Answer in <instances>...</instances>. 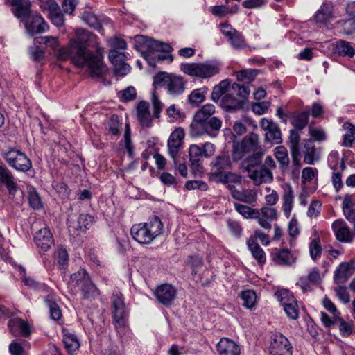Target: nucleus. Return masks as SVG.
<instances>
[{"instance_id":"f257e3e1","label":"nucleus","mask_w":355,"mask_h":355,"mask_svg":"<svg viewBox=\"0 0 355 355\" xmlns=\"http://www.w3.org/2000/svg\"><path fill=\"white\" fill-rule=\"evenodd\" d=\"M104 49L99 46L98 37L85 29H77L76 37L68 48V58L78 67H87L92 78L103 76Z\"/></svg>"},{"instance_id":"f03ea898","label":"nucleus","mask_w":355,"mask_h":355,"mask_svg":"<svg viewBox=\"0 0 355 355\" xmlns=\"http://www.w3.org/2000/svg\"><path fill=\"white\" fill-rule=\"evenodd\" d=\"M164 226L160 218L154 216L148 222L132 225L130 233L139 243L149 244L163 232Z\"/></svg>"},{"instance_id":"7ed1b4c3","label":"nucleus","mask_w":355,"mask_h":355,"mask_svg":"<svg viewBox=\"0 0 355 355\" xmlns=\"http://www.w3.org/2000/svg\"><path fill=\"white\" fill-rule=\"evenodd\" d=\"M261 150L259 135L250 132L242 139L234 141L231 154L234 162L242 159L247 154L255 153Z\"/></svg>"},{"instance_id":"20e7f679","label":"nucleus","mask_w":355,"mask_h":355,"mask_svg":"<svg viewBox=\"0 0 355 355\" xmlns=\"http://www.w3.org/2000/svg\"><path fill=\"white\" fill-rule=\"evenodd\" d=\"M181 70L187 75L201 78H209L220 72V67L216 62H193L182 64Z\"/></svg>"},{"instance_id":"39448f33","label":"nucleus","mask_w":355,"mask_h":355,"mask_svg":"<svg viewBox=\"0 0 355 355\" xmlns=\"http://www.w3.org/2000/svg\"><path fill=\"white\" fill-rule=\"evenodd\" d=\"M221 126L222 121L218 117L213 116L209 121H198L194 116L190 125V135L192 137L208 135L211 137H215L218 135Z\"/></svg>"},{"instance_id":"423d86ee","label":"nucleus","mask_w":355,"mask_h":355,"mask_svg":"<svg viewBox=\"0 0 355 355\" xmlns=\"http://www.w3.org/2000/svg\"><path fill=\"white\" fill-rule=\"evenodd\" d=\"M153 84L155 85L162 84L166 85L168 92L171 95L179 96L184 92L186 82L181 76L159 73L155 76Z\"/></svg>"},{"instance_id":"0eeeda50","label":"nucleus","mask_w":355,"mask_h":355,"mask_svg":"<svg viewBox=\"0 0 355 355\" xmlns=\"http://www.w3.org/2000/svg\"><path fill=\"white\" fill-rule=\"evenodd\" d=\"M17 18L24 23L27 33L31 36L45 33L49 30V26L43 17L37 13L31 12L30 8L26 16Z\"/></svg>"},{"instance_id":"6e6552de","label":"nucleus","mask_w":355,"mask_h":355,"mask_svg":"<svg viewBox=\"0 0 355 355\" xmlns=\"http://www.w3.org/2000/svg\"><path fill=\"white\" fill-rule=\"evenodd\" d=\"M270 355H293V347L288 339L281 333H274L270 337Z\"/></svg>"},{"instance_id":"1a4fd4ad","label":"nucleus","mask_w":355,"mask_h":355,"mask_svg":"<svg viewBox=\"0 0 355 355\" xmlns=\"http://www.w3.org/2000/svg\"><path fill=\"white\" fill-rule=\"evenodd\" d=\"M110 303L112 319L116 322V327L118 328L124 324V318L127 313L122 293L118 291H114L111 297Z\"/></svg>"},{"instance_id":"9d476101","label":"nucleus","mask_w":355,"mask_h":355,"mask_svg":"<svg viewBox=\"0 0 355 355\" xmlns=\"http://www.w3.org/2000/svg\"><path fill=\"white\" fill-rule=\"evenodd\" d=\"M4 158L8 164L19 171H28L32 164L25 153L20 150L11 149L4 153Z\"/></svg>"},{"instance_id":"9b49d317","label":"nucleus","mask_w":355,"mask_h":355,"mask_svg":"<svg viewBox=\"0 0 355 355\" xmlns=\"http://www.w3.org/2000/svg\"><path fill=\"white\" fill-rule=\"evenodd\" d=\"M184 137V130L182 128H177L171 134L168 140V152L175 166H178L180 150L182 148Z\"/></svg>"},{"instance_id":"f8f14e48","label":"nucleus","mask_w":355,"mask_h":355,"mask_svg":"<svg viewBox=\"0 0 355 355\" xmlns=\"http://www.w3.org/2000/svg\"><path fill=\"white\" fill-rule=\"evenodd\" d=\"M232 157H230L228 150H223L217 155L211 162L212 172L211 176L216 178L225 170L232 167Z\"/></svg>"},{"instance_id":"ddd939ff","label":"nucleus","mask_w":355,"mask_h":355,"mask_svg":"<svg viewBox=\"0 0 355 355\" xmlns=\"http://www.w3.org/2000/svg\"><path fill=\"white\" fill-rule=\"evenodd\" d=\"M153 293L160 304L169 306L176 297L177 290L170 284H163L156 287Z\"/></svg>"},{"instance_id":"4468645a","label":"nucleus","mask_w":355,"mask_h":355,"mask_svg":"<svg viewBox=\"0 0 355 355\" xmlns=\"http://www.w3.org/2000/svg\"><path fill=\"white\" fill-rule=\"evenodd\" d=\"M260 127L266 132V141L272 144H279L282 143V134L277 124L271 120L263 118L260 122Z\"/></svg>"},{"instance_id":"2eb2a0df","label":"nucleus","mask_w":355,"mask_h":355,"mask_svg":"<svg viewBox=\"0 0 355 355\" xmlns=\"http://www.w3.org/2000/svg\"><path fill=\"white\" fill-rule=\"evenodd\" d=\"M109 59L114 65V73L117 76H124L130 71V67L125 63L127 56L124 51L115 52L109 51Z\"/></svg>"},{"instance_id":"dca6fc26","label":"nucleus","mask_w":355,"mask_h":355,"mask_svg":"<svg viewBox=\"0 0 355 355\" xmlns=\"http://www.w3.org/2000/svg\"><path fill=\"white\" fill-rule=\"evenodd\" d=\"M135 40L137 43L142 44L144 46H146L149 50V51L144 53L146 59H147V57L150 55V51L164 53H169L172 51V47L168 44L160 42L144 35L135 36Z\"/></svg>"},{"instance_id":"f3484780","label":"nucleus","mask_w":355,"mask_h":355,"mask_svg":"<svg viewBox=\"0 0 355 355\" xmlns=\"http://www.w3.org/2000/svg\"><path fill=\"white\" fill-rule=\"evenodd\" d=\"M271 258L276 265L291 266L295 263L297 257L287 248H275L271 252Z\"/></svg>"},{"instance_id":"a211bd4d","label":"nucleus","mask_w":355,"mask_h":355,"mask_svg":"<svg viewBox=\"0 0 355 355\" xmlns=\"http://www.w3.org/2000/svg\"><path fill=\"white\" fill-rule=\"evenodd\" d=\"M221 31L227 37L232 46L234 49H243L247 44L242 34L233 28L230 24H222Z\"/></svg>"},{"instance_id":"6ab92c4d","label":"nucleus","mask_w":355,"mask_h":355,"mask_svg":"<svg viewBox=\"0 0 355 355\" xmlns=\"http://www.w3.org/2000/svg\"><path fill=\"white\" fill-rule=\"evenodd\" d=\"M281 304L284 307L288 317L296 320L299 316L298 305L294 296L289 293H284L281 295Z\"/></svg>"},{"instance_id":"aec40b11","label":"nucleus","mask_w":355,"mask_h":355,"mask_svg":"<svg viewBox=\"0 0 355 355\" xmlns=\"http://www.w3.org/2000/svg\"><path fill=\"white\" fill-rule=\"evenodd\" d=\"M8 327L12 335L15 337H27L31 334L28 322L19 318L10 319L8 322Z\"/></svg>"},{"instance_id":"412c9836","label":"nucleus","mask_w":355,"mask_h":355,"mask_svg":"<svg viewBox=\"0 0 355 355\" xmlns=\"http://www.w3.org/2000/svg\"><path fill=\"white\" fill-rule=\"evenodd\" d=\"M231 196L238 200L248 205H254L257 201V194L254 189L239 190L236 187L230 186Z\"/></svg>"},{"instance_id":"4be33fe9","label":"nucleus","mask_w":355,"mask_h":355,"mask_svg":"<svg viewBox=\"0 0 355 355\" xmlns=\"http://www.w3.org/2000/svg\"><path fill=\"white\" fill-rule=\"evenodd\" d=\"M34 241L36 245L43 251L48 250L53 243V235L46 227L35 232Z\"/></svg>"},{"instance_id":"5701e85b","label":"nucleus","mask_w":355,"mask_h":355,"mask_svg":"<svg viewBox=\"0 0 355 355\" xmlns=\"http://www.w3.org/2000/svg\"><path fill=\"white\" fill-rule=\"evenodd\" d=\"M332 229L337 240L343 243L352 242L353 237L351 231L343 220H336L332 223Z\"/></svg>"},{"instance_id":"b1692460","label":"nucleus","mask_w":355,"mask_h":355,"mask_svg":"<svg viewBox=\"0 0 355 355\" xmlns=\"http://www.w3.org/2000/svg\"><path fill=\"white\" fill-rule=\"evenodd\" d=\"M219 355H240V347L234 341L223 338L217 345Z\"/></svg>"},{"instance_id":"393cba45","label":"nucleus","mask_w":355,"mask_h":355,"mask_svg":"<svg viewBox=\"0 0 355 355\" xmlns=\"http://www.w3.org/2000/svg\"><path fill=\"white\" fill-rule=\"evenodd\" d=\"M137 119L143 128L152 125V116L149 110V104L146 101H140L137 107Z\"/></svg>"},{"instance_id":"a878e982","label":"nucleus","mask_w":355,"mask_h":355,"mask_svg":"<svg viewBox=\"0 0 355 355\" xmlns=\"http://www.w3.org/2000/svg\"><path fill=\"white\" fill-rule=\"evenodd\" d=\"M0 183L6 186L9 194L15 195L18 189L17 184L12 173L2 166H0Z\"/></svg>"},{"instance_id":"bb28decb","label":"nucleus","mask_w":355,"mask_h":355,"mask_svg":"<svg viewBox=\"0 0 355 355\" xmlns=\"http://www.w3.org/2000/svg\"><path fill=\"white\" fill-rule=\"evenodd\" d=\"M235 93L230 89L220 99L219 105L226 111L230 112L243 107L242 101L234 96Z\"/></svg>"},{"instance_id":"cd10ccee","label":"nucleus","mask_w":355,"mask_h":355,"mask_svg":"<svg viewBox=\"0 0 355 355\" xmlns=\"http://www.w3.org/2000/svg\"><path fill=\"white\" fill-rule=\"evenodd\" d=\"M334 53L342 57L352 58L355 55V49L349 42L338 40L333 44Z\"/></svg>"},{"instance_id":"c85d7f7f","label":"nucleus","mask_w":355,"mask_h":355,"mask_svg":"<svg viewBox=\"0 0 355 355\" xmlns=\"http://www.w3.org/2000/svg\"><path fill=\"white\" fill-rule=\"evenodd\" d=\"M355 263L351 261L349 263L344 262L340 263L334 272V281L336 284H343L351 275L350 270L354 266Z\"/></svg>"},{"instance_id":"c756f323","label":"nucleus","mask_w":355,"mask_h":355,"mask_svg":"<svg viewBox=\"0 0 355 355\" xmlns=\"http://www.w3.org/2000/svg\"><path fill=\"white\" fill-rule=\"evenodd\" d=\"M13 7L12 12L16 17H22L28 14L31 3L26 0H6Z\"/></svg>"},{"instance_id":"7c9ffc66","label":"nucleus","mask_w":355,"mask_h":355,"mask_svg":"<svg viewBox=\"0 0 355 355\" xmlns=\"http://www.w3.org/2000/svg\"><path fill=\"white\" fill-rule=\"evenodd\" d=\"M247 245L251 252L252 255L258 261V263L263 264L266 262L265 252L257 243L256 239L250 237L247 241Z\"/></svg>"},{"instance_id":"2f4dec72","label":"nucleus","mask_w":355,"mask_h":355,"mask_svg":"<svg viewBox=\"0 0 355 355\" xmlns=\"http://www.w3.org/2000/svg\"><path fill=\"white\" fill-rule=\"evenodd\" d=\"M231 89L230 82L229 80L225 79L222 80L219 84L214 87L211 99L216 103L220 102L223 96L226 94Z\"/></svg>"},{"instance_id":"473e14b6","label":"nucleus","mask_w":355,"mask_h":355,"mask_svg":"<svg viewBox=\"0 0 355 355\" xmlns=\"http://www.w3.org/2000/svg\"><path fill=\"white\" fill-rule=\"evenodd\" d=\"M218 182L225 184L227 188L230 190V186L235 187L234 184H241L242 182V176L239 174L233 172H223L218 175Z\"/></svg>"},{"instance_id":"72a5a7b5","label":"nucleus","mask_w":355,"mask_h":355,"mask_svg":"<svg viewBox=\"0 0 355 355\" xmlns=\"http://www.w3.org/2000/svg\"><path fill=\"white\" fill-rule=\"evenodd\" d=\"M263 153L261 150L255 153H252V155L248 156L242 162V167H243L248 173L256 166H259L262 161Z\"/></svg>"},{"instance_id":"f704fd0d","label":"nucleus","mask_w":355,"mask_h":355,"mask_svg":"<svg viewBox=\"0 0 355 355\" xmlns=\"http://www.w3.org/2000/svg\"><path fill=\"white\" fill-rule=\"evenodd\" d=\"M304 162L307 164H313L315 161L319 159L316 154L315 145L312 141H306L304 144Z\"/></svg>"},{"instance_id":"c9c22d12","label":"nucleus","mask_w":355,"mask_h":355,"mask_svg":"<svg viewBox=\"0 0 355 355\" xmlns=\"http://www.w3.org/2000/svg\"><path fill=\"white\" fill-rule=\"evenodd\" d=\"M332 17V6L323 3L315 15V19L318 23H327Z\"/></svg>"},{"instance_id":"e433bc0d","label":"nucleus","mask_w":355,"mask_h":355,"mask_svg":"<svg viewBox=\"0 0 355 355\" xmlns=\"http://www.w3.org/2000/svg\"><path fill=\"white\" fill-rule=\"evenodd\" d=\"M80 288L82 291L83 297L90 300L94 299L99 295L98 289L92 283V282L90 280V278H89L88 280H86V282L84 283L80 287Z\"/></svg>"},{"instance_id":"4c0bfd02","label":"nucleus","mask_w":355,"mask_h":355,"mask_svg":"<svg viewBox=\"0 0 355 355\" xmlns=\"http://www.w3.org/2000/svg\"><path fill=\"white\" fill-rule=\"evenodd\" d=\"M235 210L245 218H255L258 217V209H252L249 206L238 202H234Z\"/></svg>"},{"instance_id":"58836bf2","label":"nucleus","mask_w":355,"mask_h":355,"mask_svg":"<svg viewBox=\"0 0 355 355\" xmlns=\"http://www.w3.org/2000/svg\"><path fill=\"white\" fill-rule=\"evenodd\" d=\"M309 113L308 112H302L293 116L291 120L292 125L297 130L304 128L309 122Z\"/></svg>"},{"instance_id":"ea45409f","label":"nucleus","mask_w":355,"mask_h":355,"mask_svg":"<svg viewBox=\"0 0 355 355\" xmlns=\"http://www.w3.org/2000/svg\"><path fill=\"white\" fill-rule=\"evenodd\" d=\"M214 113L215 106L212 104L207 103L204 105L200 110H198L194 116H196L198 121H209V119L213 117L211 116Z\"/></svg>"},{"instance_id":"a19ab883","label":"nucleus","mask_w":355,"mask_h":355,"mask_svg":"<svg viewBox=\"0 0 355 355\" xmlns=\"http://www.w3.org/2000/svg\"><path fill=\"white\" fill-rule=\"evenodd\" d=\"M28 200L29 205L34 209H39L42 207L41 198L32 186L27 187Z\"/></svg>"},{"instance_id":"79ce46f5","label":"nucleus","mask_w":355,"mask_h":355,"mask_svg":"<svg viewBox=\"0 0 355 355\" xmlns=\"http://www.w3.org/2000/svg\"><path fill=\"white\" fill-rule=\"evenodd\" d=\"M207 90V89L202 87L192 91L188 97L189 103L193 106H198L202 103L205 99V94Z\"/></svg>"},{"instance_id":"37998d69","label":"nucleus","mask_w":355,"mask_h":355,"mask_svg":"<svg viewBox=\"0 0 355 355\" xmlns=\"http://www.w3.org/2000/svg\"><path fill=\"white\" fill-rule=\"evenodd\" d=\"M34 42L38 44H44L53 50L60 46L58 38L51 35L37 37L34 39Z\"/></svg>"},{"instance_id":"c03bdc74","label":"nucleus","mask_w":355,"mask_h":355,"mask_svg":"<svg viewBox=\"0 0 355 355\" xmlns=\"http://www.w3.org/2000/svg\"><path fill=\"white\" fill-rule=\"evenodd\" d=\"M343 210L345 218L352 223L355 222V211L349 196H346L343 202Z\"/></svg>"},{"instance_id":"a18cd8bd","label":"nucleus","mask_w":355,"mask_h":355,"mask_svg":"<svg viewBox=\"0 0 355 355\" xmlns=\"http://www.w3.org/2000/svg\"><path fill=\"white\" fill-rule=\"evenodd\" d=\"M81 19L89 26L93 27L94 29L101 31L102 26L99 22L97 17L89 11H84L82 13Z\"/></svg>"},{"instance_id":"49530a36","label":"nucleus","mask_w":355,"mask_h":355,"mask_svg":"<svg viewBox=\"0 0 355 355\" xmlns=\"http://www.w3.org/2000/svg\"><path fill=\"white\" fill-rule=\"evenodd\" d=\"M309 253L313 260H316L321 256L322 246L320 240L316 234H315V238L309 243Z\"/></svg>"},{"instance_id":"de8ad7c7","label":"nucleus","mask_w":355,"mask_h":355,"mask_svg":"<svg viewBox=\"0 0 355 355\" xmlns=\"http://www.w3.org/2000/svg\"><path fill=\"white\" fill-rule=\"evenodd\" d=\"M293 204V193L291 189L286 191L283 196L282 209L285 216L288 218L290 216Z\"/></svg>"},{"instance_id":"09e8293b","label":"nucleus","mask_w":355,"mask_h":355,"mask_svg":"<svg viewBox=\"0 0 355 355\" xmlns=\"http://www.w3.org/2000/svg\"><path fill=\"white\" fill-rule=\"evenodd\" d=\"M56 259L62 277H65L67 270V249L65 248H60L56 252Z\"/></svg>"},{"instance_id":"8fccbe9b","label":"nucleus","mask_w":355,"mask_h":355,"mask_svg":"<svg viewBox=\"0 0 355 355\" xmlns=\"http://www.w3.org/2000/svg\"><path fill=\"white\" fill-rule=\"evenodd\" d=\"M275 156L280 164L281 167L286 168L288 166L289 158L288 156L287 150L284 146H279L275 148Z\"/></svg>"},{"instance_id":"3c124183","label":"nucleus","mask_w":355,"mask_h":355,"mask_svg":"<svg viewBox=\"0 0 355 355\" xmlns=\"http://www.w3.org/2000/svg\"><path fill=\"white\" fill-rule=\"evenodd\" d=\"M243 306L247 309H252L256 303L257 295L252 290H246L241 293Z\"/></svg>"},{"instance_id":"603ef678","label":"nucleus","mask_w":355,"mask_h":355,"mask_svg":"<svg viewBox=\"0 0 355 355\" xmlns=\"http://www.w3.org/2000/svg\"><path fill=\"white\" fill-rule=\"evenodd\" d=\"M258 73L259 71L256 69H244L236 73V78L239 81L249 83L254 80Z\"/></svg>"},{"instance_id":"864d4df0","label":"nucleus","mask_w":355,"mask_h":355,"mask_svg":"<svg viewBox=\"0 0 355 355\" xmlns=\"http://www.w3.org/2000/svg\"><path fill=\"white\" fill-rule=\"evenodd\" d=\"M107 42L110 46V51H114L116 53L124 51L127 49L126 42L119 37L110 38Z\"/></svg>"},{"instance_id":"5fc2aeb1","label":"nucleus","mask_w":355,"mask_h":355,"mask_svg":"<svg viewBox=\"0 0 355 355\" xmlns=\"http://www.w3.org/2000/svg\"><path fill=\"white\" fill-rule=\"evenodd\" d=\"M328 163L329 166L333 170H336L338 168V166H340L341 171H344L345 168V164L344 160L342 159L340 162L339 154L337 151H332L328 157Z\"/></svg>"},{"instance_id":"6e6d98bb","label":"nucleus","mask_w":355,"mask_h":355,"mask_svg":"<svg viewBox=\"0 0 355 355\" xmlns=\"http://www.w3.org/2000/svg\"><path fill=\"white\" fill-rule=\"evenodd\" d=\"M94 223V218L87 214H80L78 220V228L85 232Z\"/></svg>"},{"instance_id":"4d7b16f0","label":"nucleus","mask_w":355,"mask_h":355,"mask_svg":"<svg viewBox=\"0 0 355 355\" xmlns=\"http://www.w3.org/2000/svg\"><path fill=\"white\" fill-rule=\"evenodd\" d=\"M37 44L35 42L33 46H29L28 54L32 60L40 62L44 59L45 51Z\"/></svg>"},{"instance_id":"13d9d810","label":"nucleus","mask_w":355,"mask_h":355,"mask_svg":"<svg viewBox=\"0 0 355 355\" xmlns=\"http://www.w3.org/2000/svg\"><path fill=\"white\" fill-rule=\"evenodd\" d=\"M89 278V275L83 269L79 270L77 272L73 273L70 277L71 283L74 284L75 285H77L80 287L84 283H85L86 280H88Z\"/></svg>"},{"instance_id":"bf43d9fd","label":"nucleus","mask_w":355,"mask_h":355,"mask_svg":"<svg viewBox=\"0 0 355 355\" xmlns=\"http://www.w3.org/2000/svg\"><path fill=\"white\" fill-rule=\"evenodd\" d=\"M45 303L49 309L51 318L54 320H59L62 316V313L57 304L49 296L46 298Z\"/></svg>"},{"instance_id":"052dcab7","label":"nucleus","mask_w":355,"mask_h":355,"mask_svg":"<svg viewBox=\"0 0 355 355\" xmlns=\"http://www.w3.org/2000/svg\"><path fill=\"white\" fill-rule=\"evenodd\" d=\"M184 187L187 190L198 189L201 191H207L208 189V185L207 183L200 180L187 181Z\"/></svg>"},{"instance_id":"680f3d73","label":"nucleus","mask_w":355,"mask_h":355,"mask_svg":"<svg viewBox=\"0 0 355 355\" xmlns=\"http://www.w3.org/2000/svg\"><path fill=\"white\" fill-rule=\"evenodd\" d=\"M231 89L239 97L245 98L250 94L248 87L234 83L231 85Z\"/></svg>"},{"instance_id":"e2e57ef3","label":"nucleus","mask_w":355,"mask_h":355,"mask_svg":"<svg viewBox=\"0 0 355 355\" xmlns=\"http://www.w3.org/2000/svg\"><path fill=\"white\" fill-rule=\"evenodd\" d=\"M40 8L49 14L57 10L59 6L55 0H40Z\"/></svg>"},{"instance_id":"0e129e2a","label":"nucleus","mask_w":355,"mask_h":355,"mask_svg":"<svg viewBox=\"0 0 355 355\" xmlns=\"http://www.w3.org/2000/svg\"><path fill=\"white\" fill-rule=\"evenodd\" d=\"M300 136L297 129L290 130L289 145L291 150L300 149Z\"/></svg>"},{"instance_id":"69168bd1","label":"nucleus","mask_w":355,"mask_h":355,"mask_svg":"<svg viewBox=\"0 0 355 355\" xmlns=\"http://www.w3.org/2000/svg\"><path fill=\"white\" fill-rule=\"evenodd\" d=\"M152 103L154 116L159 119L160 116V112L163 108V103L159 101L155 92L152 94Z\"/></svg>"},{"instance_id":"338daca9","label":"nucleus","mask_w":355,"mask_h":355,"mask_svg":"<svg viewBox=\"0 0 355 355\" xmlns=\"http://www.w3.org/2000/svg\"><path fill=\"white\" fill-rule=\"evenodd\" d=\"M259 212L261 216L268 219L270 221H272L277 218V210L273 207H263L261 209Z\"/></svg>"},{"instance_id":"774afa93","label":"nucleus","mask_w":355,"mask_h":355,"mask_svg":"<svg viewBox=\"0 0 355 355\" xmlns=\"http://www.w3.org/2000/svg\"><path fill=\"white\" fill-rule=\"evenodd\" d=\"M343 31L347 35H355V19H349L343 23Z\"/></svg>"}]
</instances>
